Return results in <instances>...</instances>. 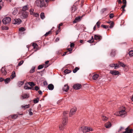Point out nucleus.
I'll return each mask as SVG.
<instances>
[{
    "instance_id": "1",
    "label": "nucleus",
    "mask_w": 133,
    "mask_h": 133,
    "mask_svg": "<svg viewBox=\"0 0 133 133\" xmlns=\"http://www.w3.org/2000/svg\"><path fill=\"white\" fill-rule=\"evenodd\" d=\"M68 113V111L64 112L63 113L62 122V123L59 125V129L61 131H63L64 130L65 128V125L68 122V116L67 115V114Z\"/></svg>"
},
{
    "instance_id": "2",
    "label": "nucleus",
    "mask_w": 133,
    "mask_h": 133,
    "mask_svg": "<svg viewBox=\"0 0 133 133\" xmlns=\"http://www.w3.org/2000/svg\"><path fill=\"white\" fill-rule=\"evenodd\" d=\"M35 4L37 6L41 8L46 6L44 0H37L35 2Z\"/></svg>"
},
{
    "instance_id": "3",
    "label": "nucleus",
    "mask_w": 133,
    "mask_h": 133,
    "mask_svg": "<svg viewBox=\"0 0 133 133\" xmlns=\"http://www.w3.org/2000/svg\"><path fill=\"white\" fill-rule=\"evenodd\" d=\"M80 130L83 132H89L90 131L93 130L92 128L86 126H83L80 128ZM80 130V129H79Z\"/></svg>"
},
{
    "instance_id": "4",
    "label": "nucleus",
    "mask_w": 133,
    "mask_h": 133,
    "mask_svg": "<svg viewBox=\"0 0 133 133\" xmlns=\"http://www.w3.org/2000/svg\"><path fill=\"white\" fill-rule=\"evenodd\" d=\"M11 18L9 17H6L4 18L2 20L3 24L5 25L9 24L11 21Z\"/></svg>"
},
{
    "instance_id": "5",
    "label": "nucleus",
    "mask_w": 133,
    "mask_h": 133,
    "mask_svg": "<svg viewBox=\"0 0 133 133\" xmlns=\"http://www.w3.org/2000/svg\"><path fill=\"white\" fill-rule=\"evenodd\" d=\"M21 19L19 18L15 19L12 21V23L15 24H19L21 23Z\"/></svg>"
},
{
    "instance_id": "6",
    "label": "nucleus",
    "mask_w": 133,
    "mask_h": 133,
    "mask_svg": "<svg viewBox=\"0 0 133 133\" xmlns=\"http://www.w3.org/2000/svg\"><path fill=\"white\" fill-rule=\"evenodd\" d=\"M77 110L76 108L75 107L71 109L69 114L70 117L72 115L75 114V112Z\"/></svg>"
},
{
    "instance_id": "7",
    "label": "nucleus",
    "mask_w": 133,
    "mask_h": 133,
    "mask_svg": "<svg viewBox=\"0 0 133 133\" xmlns=\"http://www.w3.org/2000/svg\"><path fill=\"white\" fill-rule=\"evenodd\" d=\"M82 85L79 84H74L73 86L74 88L76 90L80 89L82 87Z\"/></svg>"
},
{
    "instance_id": "8",
    "label": "nucleus",
    "mask_w": 133,
    "mask_h": 133,
    "mask_svg": "<svg viewBox=\"0 0 133 133\" xmlns=\"http://www.w3.org/2000/svg\"><path fill=\"white\" fill-rule=\"evenodd\" d=\"M29 9L28 5H25L22 8L21 12H28Z\"/></svg>"
},
{
    "instance_id": "9",
    "label": "nucleus",
    "mask_w": 133,
    "mask_h": 133,
    "mask_svg": "<svg viewBox=\"0 0 133 133\" xmlns=\"http://www.w3.org/2000/svg\"><path fill=\"white\" fill-rule=\"evenodd\" d=\"M110 73L112 74L113 75H118L119 74V72L118 71L116 70H111L110 71Z\"/></svg>"
},
{
    "instance_id": "10",
    "label": "nucleus",
    "mask_w": 133,
    "mask_h": 133,
    "mask_svg": "<svg viewBox=\"0 0 133 133\" xmlns=\"http://www.w3.org/2000/svg\"><path fill=\"white\" fill-rule=\"evenodd\" d=\"M22 13L23 18H25L28 17L29 15L28 12H22Z\"/></svg>"
},
{
    "instance_id": "11",
    "label": "nucleus",
    "mask_w": 133,
    "mask_h": 133,
    "mask_svg": "<svg viewBox=\"0 0 133 133\" xmlns=\"http://www.w3.org/2000/svg\"><path fill=\"white\" fill-rule=\"evenodd\" d=\"M126 113V112L125 111V108L123 107V109L121 110L119 112V115L121 116H123Z\"/></svg>"
},
{
    "instance_id": "12",
    "label": "nucleus",
    "mask_w": 133,
    "mask_h": 133,
    "mask_svg": "<svg viewBox=\"0 0 133 133\" xmlns=\"http://www.w3.org/2000/svg\"><path fill=\"white\" fill-rule=\"evenodd\" d=\"M102 38V37L100 35H95L94 36V39L96 40H100Z\"/></svg>"
},
{
    "instance_id": "13",
    "label": "nucleus",
    "mask_w": 133,
    "mask_h": 133,
    "mask_svg": "<svg viewBox=\"0 0 133 133\" xmlns=\"http://www.w3.org/2000/svg\"><path fill=\"white\" fill-rule=\"evenodd\" d=\"M69 86L67 85H64V87L63 88V91L67 92L69 89Z\"/></svg>"
},
{
    "instance_id": "14",
    "label": "nucleus",
    "mask_w": 133,
    "mask_h": 133,
    "mask_svg": "<svg viewBox=\"0 0 133 133\" xmlns=\"http://www.w3.org/2000/svg\"><path fill=\"white\" fill-rule=\"evenodd\" d=\"M105 127L107 128H110L111 126V124L110 122L106 123L105 124Z\"/></svg>"
},
{
    "instance_id": "15",
    "label": "nucleus",
    "mask_w": 133,
    "mask_h": 133,
    "mask_svg": "<svg viewBox=\"0 0 133 133\" xmlns=\"http://www.w3.org/2000/svg\"><path fill=\"white\" fill-rule=\"evenodd\" d=\"M1 72L3 75H5L7 74V72L5 68H2L1 70Z\"/></svg>"
},
{
    "instance_id": "16",
    "label": "nucleus",
    "mask_w": 133,
    "mask_h": 133,
    "mask_svg": "<svg viewBox=\"0 0 133 133\" xmlns=\"http://www.w3.org/2000/svg\"><path fill=\"white\" fill-rule=\"evenodd\" d=\"M99 77V75L98 74H95L92 76V78L94 80H96Z\"/></svg>"
},
{
    "instance_id": "17",
    "label": "nucleus",
    "mask_w": 133,
    "mask_h": 133,
    "mask_svg": "<svg viewBox=\"0 0 133 133\" xmlns=\"http://www.w3.org/2000/svg\"><path fill=\"white\" fill-rule=\"evenodd\" d=\"M18 117V115L17 114H14L13 115H11L9 116L10 117H11L13 119H16Z\"/></svg>"
},
{
    "instance_id": "18",
    "label": "nucleus",
    "mask_w": 133,
    "mask_h": 133,
    "mask_svg": "<svg viewBox=\"0 0 133 133\" xmlns=\"http://www.w3.org/2000/svg\"><path fill=\"white\" fill-rule=\"evenodd\" d=\"M48 87L50 90H52L54 88V85L52 84H50L48 85Z\"/></svg>"
},
{
    "instance_id": "19",
    "label": "nucleus",
    "mask_w": 133,
    "mask_h": 133,
    "mask_svg": "<svg viewBox=\"0 0 133 133\" xmlns=\"http://www.w3.org/2000/svg\"><path fill=\"white\" fill-rule=\"evenodd\" d=\"M57 56L58 57L61 55H62V51L61 50H58L56 52Z\"/></svg>"
},
{
    "instance_id": "20",
    "label": "nucleus",
    "mask_w": 133,
    "mask_h": 133,
    "mask_svg": "<svg viewBox=\"0 0 133 133\" xmlns=\"http://www.w3.org/2000/svg\"><path fill=\"white\" fill-rule=\"evenodd\" d=\"M16 76V73L14 71L12 72L11 75L10 76V78L11 79H12Z\"/></svg>"
},
{
    "instance_id": "21",
    "label": "nucleus",
    "mask_w": 133,
    "mask_h": 133,
    "mask_svg": "<svg viewBox=\"0 0 133 133\" xmlns=\"http://www.w3.org/2000/svg\"><path fill=\"white\" fill-rule=\"evenodd\" d=\"M118 63L119 64V65H120V66L122 67H123V68H125L127 66L126 65H125V64H124L122 62L119 61L118 62Z\"/></svg>"
},
{
    "instance_id": "22",
    "label": "nucleus",
    "mask_w": 133,
    "mask_h": 133,
    "mask_svg": "<svg viewBox=\"0 0 133 133\" xmlns=\"http://www.w3.org/2000/svg\"><path fill=\"white\" fill-rule=\"evenodd\" d=\"M22 97L23 99L28 98L29 97V94H22Z\"/></svg>"
},
{
    "instance_id": "23",
    "label": "nucleus",
    "mask_w": 133,
    "mask_h": 133,
    "mask_svg": "<svg viewBox=\"0 0 133 133\" xmlns=\"http://www.w3.org/2000/svg\"><path fill=\"white\" fill-rule=\"evenodd\" d=\"M48 66H48H46L45 64H43V65H40L38 66V69H40L43 68V67H48Z\"/></svg>"
},
{
    "instance_id": "24",
    "label": "nucleus",
    "mask_w": 133,
    "mask_h": 133,
    "mask_svg": "<svg viewBox=\"0 0 133 133\" xmlns=\"http://www.w3.org/2000/svg\"><path fill=\"white\" fill-rule=\"evenodd\" d=\"M72 12H74L77 9V6L75 5H73L71 8Z\"/></svg>"
},
{
    "instance_id": "25",
    "label": "nucleus",
    "mask_w": 133,
    "mask_h": 133,
    "mask_svg": "<svg viewBox=\"0 0 133 133\" xmlns=\"http://www.w3.org/2000/svg\"><path fill=\"white\" fill-rule=\"evenodd\" d=\"M24 83V82L22 81H19L17 83V85L19 87H20Z\"/></svg>"
},
{
    "instance_id": "26",
    "label": "nucleus",
    "mask_w": 133,
    "mask_h": 133,
    "mask_svg": "<svg viewBox=\"0 0 133 133\" xmlns=\"http://www.w3.org/2000/svg\"><path fill=\"white\" fill-rule=\"evenodd\" d=\"M30 107V105L29 104L26 105L24 106L22 105L21 107L22 108L24 109V110Z\"/></svg>"
},
{
    "instance_id": "27",
    "label": "nucleus",
    "mask_w": 133,
    "mask_h": 133,
    "mask_svg": "<svg viewBox=\"0 0 133 133\" xmlns=\"http://www.w3.org/2000/svg\"><path fill=\"white\" fill-rule=\"evenodd\" d=\"M11 79L10 78H7L5 79H4V81L5 84H7L10 81Z\"/></svg>"
},
{
    "instance_id": "28",
    "label": "nucleus",
    "mask_w": 133,
    "mask_h": 133,
    "mask_svg": "<svg viewBox=\"0 0 133 133\" xmlns=\"http://www.w3.org/2000/svg\"><path fill=\"white\" fill-rule=\"evenodd\" d=\"M2 30H8L9 29V28L8 26H1Z\"/></svg>"
},
{
    "instance_id": "29",
    "label": "nucleus",
    "mask_w": 133,
    "mask_h": 133,
    "mask_svg": "<svg viewBox=\"0 0 133 133\" xmlns=\"http://www.w3.org/2000/svg\"><path fill=\"white\" fill-rule=\"evenodd\" d=\"M36 67L35 66H33L30 71V73H33L35 71Z\"/></svg>"
},
{
    "instance_id": "30",
    "label": "nucleus",
    "mask_w": 133,
    "mask_h": 133,
    "mask_svg": "<svg viewBox=\"0 0 133 133\" xmlns=\"http://www.w3.org/2000/svg\"><path fill=\"white\" fill-rule=\"evenodd\" d=\"M32 46L33 47L34 49H37L38 45L37 44L35 43H33L32 45Z\"/></svg>"
},
{
    "instance_id": "31",
    "label": "nucleus",
    "mask_w": 133,
    "mask_h": 133,
    "mask_svg": "<svg viewBox=\"0 0 133 133\" xmlns=\"http://www.w3.org/2000/svg\"><path fill=\"white\" fill-rule=\"evenodd\" d=\"M82 17V16H79L77 17H76L75 18V20L77 21H79L81 20Z\"/></svg>"
},
{
    "instance_id": "32",
    "label": "nucleus",
    "mask_w": 133,
    "mask_h": 133,
    "mask_svg": "<svg viewBox=\"0 0 133 133\" xmlns=\"http://www.w3.org/2000/svg\"><path fill=\"white\" fill-rule=\"evenodd\" d=\"M102 119L103 121H105L108 119V117L104 116H103L102 117Z\"/></svg>"
},
{
    "instance_id": "33",
    "label": "nucleus",
    "mask_w": 133,
    "mask_h": 133,
    "mask_svg": "<svg viewBox=\"0 0 133 133\" xmlns=\"http://www.w3.org/2000/svg\"><path fill=\"white\" fill-rule=\"evenodd\" d=\"M28 85L31 87H34L35 85V84L33 82H28Z\"/></svg>"
},
{
    "instance_id": "34",
    "label": "nucleus",
    "mask_w": 133,
    "mask_h": 133,
    "mask_svg": "<svg viewBox=\"0 0 133 133\" xmlns=\"http://www.w3.org/2000/svg\"><path fill=\"white\" fill-rule=\"evenodd\" d=\"M71 71L70 70H69L67 69H66L64 71V72L65 74H68L69 73H70L71 72Z\"/></svg>"
},
{
    "instance_id": "35",
    "label": "nucleus",
    "mask_w": 133,
    "mask_h": 133,
    "mask_svg": "<svg viewBox=\"0 0 133 133\" xmlns=\"http://www.w3.org/2000/svg\"><path fill=\"white\" fill-rule=\"evenodd\" d=\"M40 16L41 18L42 19H43L45 17L44 13L43 12H42L40 14Z\"/></svg>"
},
{
    "instance_id": "36",
    "label": "nucleus",
    "mask_w": 133,
    "mask_h": 133,
    "mask_svg": "<svg viewBox=\"0 0 133 133\" xmlns=\"http://www.w3.org/2000/svg\"><path fill=\"white\" fill-rule=\"evenodd\" d=\"M79 69V68L78 67H76L73 70L74 73H75Z\"/></svg>"
},
{
    "instance_id": "37",
    "label": "nucleus",
    "mask_w": 133,
    "mask_h": 133,
    "mask_svg": "<svg viewBox=\"0 0 133 133\" xmlns=\"http://www.w3.org/2000/svg\"><path fill=\"white\" fill-rule=\"evenodd\" d=\"M39 100V99L38 97L36 98L35 99H34V102L35 103H36L38 102Z\"/></svg>"
},
{
    "instance_id": "38",
    "label": "nucleus",
    "mask_w": 133,
    "mask_h": 133,
    "mask_svg": "<svg viewBox=\"0 0 133 133\" xmlns=\"http://www.w3.org/2000/svg\"><path fill=\"white\" fill-rule=\"evenodd\" d=\"M28 82L26 83L25 84L24 86V88L25 90L28 89V88L29 87L28 86Z\"/></svg>"
},
{
    "instance_id": "39",
    "label": "nucleus",
    "mask_w": 133,
    "mask_h": 133,
    "mask_svg": "<svg viewBox=\"0 0 133 133\" xmlns=\"http://www.w3.org/2000/svg\"><path fill=\"white\" fill-rule=\"evenodd\" d=\"M115 52L113 50L112 51L111 53V55L112 57H114L115 55Z\"/></svg>"
},
{
    "instance_id": "40",
    "label": "nucleus",
    "mask_w": 133,
    "mask_h": 133,
    "mask_svg": "<svg viewBox=\"0 0 133 133\" xmlns=\"http://www.w3.org/2000/svg\"><path fill=\"white\" fill-rule=\"evenodd\" d=\"M25 30V29L23 27H21L19 29V30L20 32H23Z\"/></svg>"
},
{
    "instance_id": "41",
    "label": "nucleus",
    "mask_w": 133,
    "mask_h": 133,
    "mask_svg": "<svg viewBox=\"0 0 133 133\" xmlns=\"http://www.w3.org/2000/svg\"><path fill=\"white\" fill-rule=\"evenodd\" d=\"M94 41V39L93 38V36L92 37V39H91L88 40L87 41V42H88L90 43H91L93 42Z\"/></svg>"
},
{
    "instance_id": "42",
    "label": "nucleus",
    "mask_w": 133,
    "mask_h": 133,
    "mask_svg": "<svg viewBox=\"0 0 133 133\" xmlns=\"http://www.w3.org/2000/svg\"><path fill=\"white\" fill-rule=\"evenodd\" d=\"M115 65L114 68H115V69H116L117 68H118L119 67V64L118 63H118L115 64Z\"/></svg>"
},
{
    "instance_id": "43",
    "label": "nucleus",
    "mask_w": 133,
    "mask_h": 133,
    "mask_svg": "<svg viewBox=\"0 0 133 133\" xmlns=\"http://www.w3.org/2000/svg\"><path fill=\"white\" fill-rule=\"evenodd\" d=\"M114 23L113 21H112L110 23V25L109 26L110 28H112L114 26Z\"/></svg>"
},
{
    "instance_id": "44",
    "label": "nucleus",
    "mask_w": 133,
    "mask_h": 133,
    "mask_svg": "<svg viewBox=\"0 0 133 133\" xmlns=\"http://www.w3.org/2000/svg\"><path fill=\"white\" fill-rule=\"evenodd\" d=\"M51 31L50 30L48 32H47L44 35V36L45 37L47 36L49 34H51Z\"/></svg>"
},
{
    "instance_id": "45",
    "label": "nucleus",
    "mask_w": 133,
    "mask_h": 133,
    "mask_svg": "<svg viewBox=\"0 0 133 133\" xmlns=\"http://www.w3.org/2000/svg\"><path fill=\"white\" fill-rule=\"evenodd\" d=\"M129 54L130 56H133V51L131 50L129 53Z\"/></svg>"
},
{
    "instance_id": "46",
    "label": "nucleus",
    "mask_w": 133,
    "mask_h": 133,
    "mask_svg": "<svg viewBox=\"0 0 133 133\" xmlns=\"http://www.w3.org/2000/svg\"><path fill=\"white\" fill-rule=\"evenodd\" d=\"M101 27H103L105 29H107L109 28V26L102 24L101 25Z\"/></svg>"
},
{
    "instance_id": "47",
    "label": "nucleus",
    "mask_w": 133,
    "mask_h": 133,
    "mask_svg": "<svg viewBox=\"0 0 133 133\" xmlns=\"http://www.w3.org/2000/svg\"><path fill=\"white\" fill-rule=\"evenodd\" d=\"M34 10L33 9H31L29 10L30 13L31 15H33L34 12H33Z\"/></svg>"
},
{
    "instance_id": "48",
    "label": "nucleus",
    "mask_w": 133,
    "mask_h": 133,
    "mask_svg": "<svg viewBox=\"0 0 133 133\" xmlns=\"http://www.w3.org/2000/svg\"><path fill=\"white\" fill-rule=\"evenodd\" d=\"M31 109H30L29 110V114L30 115H32L33 114V113L32 112H31Z\"/></svg>"
},
{
    "instance_id": "49",
    "label": "nucleus",
    "mask_w": 133,
    "mask_h": 133,
    "mask_svg": "<svg viewBox=\"0 0 133 133\" xmlns=\"http://www.w3.org/2000/svg\"><path fill=\"white\" fill-rule=\"evenodd\" d=\"M17 12L18 11L17 10H15L13 11L12 14L14 15H15L17 14Z\"/></svg>"
},
{
    "instance_id": "50",
    "label": "nucleus",
    "mask_w": 133,
    "mask_h": 133,
    "mask_svg": "<svg viewBox=\"0 0 133 133\" xmlns=\"http://www.w3.org/2000/svg\"><path fill=\"white\" fill-rule=\"evenodd\" d=\"M133 131V130L132 129H129L128 128V133H132Z\"/></svg>"
},
{
    "instance_id": "51",
    "label": "nucleus",
    "mask_w": 133,
    "mask_h": 133,
    "mask_svg": "<svg viewBox=\"0 0 133 133\" xmlns=\"http://www.w3.org/2000/svg\"><path fill=\"white\" fill-rule=\"evenodd\" d=\"M33 15L36 17H38L39 16V14L37 13L34 12Z\"/></svg>"
},
{
    "instance_id": "52",
    "label": "nucleus",
    "mask_w": 133,
    "mask_h": 133,
    "mask_svg": "<svg viewBox=\"0 0 133 133\" xmlns=\"http://www.w3.org/2000/svg\"><path fill=\"white\" fill-rule=\"evenodd\" d=\"M75 44L73 43H71L70 44V47L71 48H73L74 47Z\"/></svg>"
},
{
    "instance_id": "53",
    "label": "nucleus",
    "mask_w": 133,
    "mask_h": 133,
    "mask_svg": "<svg viewBox=\"0 0 133 133\" xmlns=\"http://www.w3.org/2000/svg\"><path fill=\"white\" fill-rule=\"evenodd\" d=\"M100 23H101L99 21H98L97 23L96 24L97 25V27L98 28H99V27Z\"/></svg>"
},
{
    "instance_id": "54",
    "label": "nucleus",
    "mask_w": 133,
    "mask_h": 133,
    "mask_svg": "<svg viewBox=\"0 0 133 133\" xmlns=\"http://www.w3.org/2000/svg\"><path fill=\"white\" fill-rule=\"evenodd\" d=\"M114 17L113 14H110L109 15V17L110 18H112Z\"/></svg>"
},
{
    "instance_id": "55",
    "label": "nucleus",
    "mask_w": 133,
    "mask_h": 133,
    "mask_svg": "<svg viewBox=\"0 0 133 133\" xmlns=\"http://www.w3.org/2000/svg\"><path fill=\"white\" fill-rule=\"evenodd\" d=\"M39 89V88L37 86H35L34 87V89L36 91H37Z\"/></svg>"
},
{
    "instance_id": "56",
    "label": "nucleus",
    "mask_w": 133,
    "mask_h": 133,
    "mask_svg": "<svg viewBox=\"0 0 133 133\" xmlns=\"http://www.w3.org/2000/svg\"><path fill=\"white\" fill-rule=\"evenodd\" d=\"M67 50L69 51V54H70L71 53V51H72L73 49L71 48H69L67 49Z\"/></svg>"
},
{
    "instance_id": "57",
    "label": "nucleus",
    "mask_w": 133,
    "mask_h": 133,
    "mask_svg": "<svg viewBox=\"0 0 133 133\" xmlns=\"http://www.w3.org/2000/svg\"><path fill=\"white\" fill-rule=\"evenodd\" d=\"M107 8H103L102 9L101 11L102 12V13H103L104 12V11H106L107 10Z\"/></svg>"
},
{
    "instance_id": "58",
    "label": "nucleus",
    "mask_w": 133,
    "mask_h": 133,
    "mask_svg": "<svg viewBox=\"0 0 133 133\" xmlns=\"http://www.w3.org/2000/svg\"><path fill=\"white\" fill-rule=\"evenodd\" d=\"M115 64H111L109 65V66L111 67H114Z\"/></svg>"
},
{
    "instance_id": "59",
    "label": "nucleus",
    "mask_w": 133,
    "mask_h": 133,
    "mask_svg": "<svg viewBox=\"0 0 133 133\" xmlns=\"http://www.w3.org/2000/svg\"><path fill=\"white\" fill-rule=\"evenodd\" d=\"M23 61H21L18 64V65L19 66H20L23 63Z\"/></svg>"
},
{
    "instance_id": "60",
    "label": "nucleus",
    "mask_w": 133,
    "mask_h": 133,
    "mask_svg": "<svg viewBox=\"0 0 133 133\" xmlns=\"http://www.w3.org/2000/svg\"><path fill=\"white\" fill-rule=\"evenodd\" d=\"M128 128H126L125 129V131L123 132L122 133H128Z\"/></svg>"
},
{
    "instance_id": "61",
    "label": "nucleus",
    "mask_w": 133,
    "mask_h": 133,
    "mask_svg": "<svg viewBox=\"0 0 133 133\" xmlns=\"http://www.w3.org/2000/svg\"><path fill=\"white\" fill-rule=\"evenodd\" d=\"M126 6V4H124L121 7V8L123 9H124L125 8V7Z\"/></svg>"
},
{
    "instance_id": "62",
    "label": "nucleus",
    "mask_w": 133,
    "mask_h": 133,
    "mask_svg": "<svg viewBox=\"0 0 133 133\" xmlns=\"http://www.w3.org/2000/svg\"><path fill=\"white\" fill-rule=\"evenodd\" d=\"M43 84L45 85H46L48 84L47 83L46 81H44L43 82Z\"/></svg>"
},
{
    "instance_id": "63",
    "label": "nucleus",
    "mask_w": 133,
    "mask_h": 133,
    "mask_svg": "<svg viewBox=\"0 0 133 133\" xmlns=\"http://www.w3.org/2000/svg\"><path fill=\"white\" fill-rule=\"evenodd\" d=\"M3 81H4V79L2 78H0V82H2Z\"/></svg>"
},
{
    "instance_id": "64",
    "label": "nucleus",
    "mask_w": 133,
    "mask_h": 133,
    "mask_svg": "<svg viewBox=\"0 0 133 133\" xmlns=\"http://www.w3.org/2000/svg\"><path fill=\"white\" fill-rule=\"evenodd\" d=\"M123 3L126 4V0H123Z\"/></svg>"
}]
</instances>
